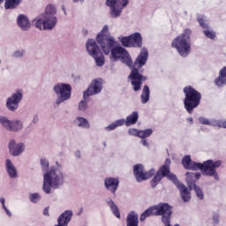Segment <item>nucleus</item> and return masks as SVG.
<instances>
[{"mask_svg":"<svg viewBox=\"0 0 226 226\" xmlns=\"http://www.w3.org/2000/svg\"><path fill=\"white\" fill-rule=\"evenodd\" d=\"M109 54L111 61H121L132 69V72L129 75L131 84L133 87L134 91L140 90L142 82L146 80V78L139 73V68H142V66L147 63V57H149L147 49L146 48L141 49L140 54L134 62L133 67L132 66L133 64L132 57H130V54L126 49H124V48L121 46H115Z\"/></svg>","mask_w":226,"mask_h":226,"instance_id":"obj_1","label":"nucleus"},{"mask_svg":"<svg viewBox=\"0 0 226 226\" xmlns=\"http://www.w3.org/2000/svg\"><path fill=\"white\" fill-rule=\"evenodd\" d=\"M41 165L43 172L42 190L44 193L49 194L52 188H59L64 183V173L63 166L56 162L55 165L49 168V160L41 159Z\"/></svg>","mask_w":226,"mask_h":226,"instance_id":"obj_2","label":"nucleus"},{"mask_svg":"<svg viewBox=\"0 0 226 226\" xmlns=\"http://www.w3.org/2000/svg\"><path fill=\"white\" fill-rule=\"evenodd\" d=\"M163 177H167L170 179V181L174 182L181 193L182 199L190 198L188 188H186L185 185L181 184V182L177 180V177H176V175L170 173V161L169 159L165 161L164 165H162L157 171L156 176L152 180V183H154V185H156Z\"/></svg>","mask_w":226,"mask_h":226,"instance_id":"obj_3","label":"nucleus"},{"mask_svg":"<svg viewBox=\"0 0 226 226\" xmlns=\"http://www.w3.org/2000/svg\"><path fill=\"white\" fill-rule=\"evenodd\" d=\"M57 9L54 5H48L43 15H41L33 20L34 26L37 29H44V31H50L56 27L57 24Z\"/></svg>","mask_w":226,"mask_h":226,"instance_id":"obj_4","label":"nucleus"},{"mask_svg":"<svg viewBox=\"0 0 226 226\" xmlns=\"http://www.w3.org/2000/svg\"><path fill=\"white\" fill-rule=\"evenodd\" d=\"M96 41L106 56H109L116 45H117L116 39H114V37L110 35V32H109V25H105L97 34Z\"/></svg>","mask_w":226,"mask_h":226,"instance_id":"obj_5","label":"nucleus"},{"mask_svg":"<svg viewBox=\"0 0 226 226\" xmlns=\"http://www.w3.org/2000/svg\"><path fill=\"white\" fill-rule=\"evenodd\" d=\"M192 34V30L185 29V32L178 35L173 41L172 47L176 49L182 57H186L188 54H190V50H192V47L190 44V36Z\"/></svg>","mask_w":226,"mask_h":226,"instance_id":"obj_6","label":"nucleus"},{"mask_svg":"<svg viewBox=\"0 0 226 226\" xmlns=\"http://www.w3.org/2000/svg\"><path fill=\"white\" fill-rule=\"evenodd\" d=\"M184 93L185 94V99L184 100L185 109L189 114H192L193 109L199 106V92L195 91L192 87H185Z\"/></svg>","mask_w":226,"mask_h":226,"instance_id":"obj_7","label":"nucleus"},{"mask_svg":"<svg viewBox=\"0 0 226 226\" xmlns=\"http://www.w3.org/2000/svg\"><path fill=\"white\" fill-rule=\"evenodd\" d=\"M53 91L56 94V105H61L72 98V86L70 84L57 83L53 87Z\"/></svg>","mask_w":226,"mask_h":226,"instance_id":"obj_8","label":"nucleus"},{"mask_svg":"<svg viewBox=\"0 0 226 226\" xmlns=\"http://www.w3.org/2000/svg\"><path fill=\"white\" fill-rule=\"evenodd\" d=\"M222 161H213L207 160L203 163H199V170H201L203 176H208L209 177H214L216 181L220 179L216 169L221 167Z\"/></svg>","mask_w":226,"mask_h":226,"instance_id":"obj_9","label":"nucleus"},{"mask_svg":"<svg viewBox=\"0 0 226 226\" xmlns=\"http://www.w3.org/2000/svg\"><path fill=\"white\" fill-rule=\"evenodd\" d=\"M0 126L5 132H12V133H19L24 130V122L20 119L11 120L6 116H0Z\"/></svg>","mask_w":226,"mask_h":226,"instance_id":"obj_10","label":"nucleus"},{"mask_svg":"<svg viewBox=\"0 0 226 226\" xmlns=\"http://www.w3.org/2000/svg\"><path fill=\"white\" fill-rule=\"evenodd\" d=\"M128 0H107L106 4L109 8V15L112 19H117L123 13L124 6H128Z\"/></svg>","mask_w":226,"mask_h":226,"instance_id":"obj_11","label":"nucleus"},{"mask_svg":"<svg viewBox=\"0 0 226 226\" xmlns=\"http://www.w3.org/2000/svg\"><path fill=\"white\" fill-rule=\"evenodd\" d=\"M10 156L17 158L22 156L26 153V143L22 141H17L15 139H10L7 144Z\"/></svg>","mask_w":226,"mask_h":226,"instance_id":"obj_12","label":"nucleus"},{"mask_svg":"<svg viewBox=\"0 0 226 226\" xmlns=\"http://www.w3.org/2000/svg\"><path fill=\"white\" fill-rule=\"evenodd\" d=\"M134 176L138 183L151 179L153 176L156 173V170L151 169L149 171L144 170V166L141 164H137L133 167Z\"/></svg>","mask_w":226,"mask_h":226,"instance_id":"obj_13","label":"nucleus"},{"mask_svg":"<svg viewBox=\"0 0 226 226\" xmlns=\"http://www.w3.org/2000/svg\"><path fill=\"white\" fill-rule=\"evenodd\" d=\"M103 87V81L102 79H95L92 80L87 89L83 93L84 100H87L89 96H94V94H100Z\"/></svg>","mask_w":226,"mask_h":226,"instance_id":"obj_14","label":"nucleus"},{"mask_svg":"<svg viewBox=\"0 0 226 226\" xmlns=\"http://www.w3.org/2000/svg\"><path fill=\"white\" fill-rule=\"evenodd\" d=\"M23 94L22 90H18L8 97L6 100V108L10 112H16L19 109V103L22 102Z\"/></svg>","mask_w":226,"mask_h":226,"instance_id":"obj_15","label":"nucleus"},{"mask_svg":"<svg viewBox=\"0 0 226 226\" xmlns=\"http://www.w3.org/2000/svg\"><path fill=\"white\" fill-rule=\"evenodd\" d=\"M124 47H142V35L139 33L132 34L127 37H122L120 40Z\"/></svg>","mask_w":226,"mask_h":226,"instance_id":"obj_16","label":"nucleus"},{"mask_svg":"<svg viewBox=\"0 0 226 226\" xmlns=\"http://www.w3.org/2000/svg\"><path fill=\"white\" fill-rule=\"evenodd\" d=\"M86 49L87 54L91 56V57H96L102 50L100 49V46L96 43L94 39H88L86 43Z\"/></svg>","mask_w":226,"mask_h":226,"instance_id":"obj_17","label":"nucleus"},{"mask_svg":"<svg viewBox=\"0 0 226 226\" xmlns=\"http://www.w3.org/2000/svg\"><path fill=\"white\" fill-rule=\"evenodd\" d=\"M185 177L188 186L199 195V188H197V184H195L199 181V173L186 172Z\"/></svg>","mask_w":226,"mask_h":226,"instance_id":"obj_18","label":"nucleus"},{"mask_svg":"<svg viewBox=\"0 0 226 226\" xmlns=\"http://www.w3.org/2000/svg\"><path fill=\"white\" fill-rule=\"evenodd\" d=\"M5 170L11 179H17L19 177V170L10 159L5 161Z\"/></svg>","mask_w":226,"mask_h":226,"instance_id":"obj_19","label":"nucleus"},{"mask_svg":"<svg viewBox=\"0 0 226 226\" xmlns=\"http://www.w3.org/2000/svg\"><path fill=\"white\" fill-rule=\"evenodd\" d=\"M104 186L109 192L116 193V190L119 187V179L114 177H107L104 180Z\"/></svg>","mask_w":226,"mask_h":226,"instance_id":"obj_20","label":"nucleus"},{"mask_svg":"<svg viewBox=\"0 0 226 226\" xmlns=\"http://www.w3.org/2000/svg\"><path fill=\"white\" fill-rule=\"evenodd\" d=\"M17 24L22 31H28L31 29V22H29V18L26 14H19L17 18Z\"/></svg>","mask_w":226,"mask_h":226,"instance_id":"obj_21","label":"nucleus"},{"mask_svg":"<svg viewBox=\"0 0 226 226\" xmlns=\"http://www.w3.org/2000/svg\"><path fill=\"white\" fill-rule=\"evenodd\" d=\"M182 165L187 170H199V163L192 162L190 155H185L182 159Z\"/></svg>","mask_w":226,"mask_h":226,"instance_id":"obj_22","label":"nucleus"},{"mask_svg":"<svg viewBox=\"0 0 226 226\" xmlns=\"http://www.w3.org/2000/svg\"><path fill=\"white\" fill-rule=\"evenodd\" d=\"M200 26L203 28V34L209 40H215L216 38V32L209 29V26L204 19H200Z\"/></svg>","mask_w":226,"mask_h":226,"instance_id":"obj_23","label":"nucleus"},{"mask_svg":"<svg viewBox=\"0 0 226 226\" xmlns=\"http://www.w3.org/2000/svg\"><path fill=\"white\" fill-rule=\"evenodd\" d=\"M215 86L218 87H222V86H226V66L219 72V76L215 79Z\"/></svg>","mask_w":226,"mask_h":226,"instance_id":"obj_24","label":"nucleus"},{"mask_svg":"<svg viewBox=\"0 0 226 226\" xmlns=\"http://www.w3.org/2000/svg\"><path fill=\"white\" fill-rule=\"evenodd\" d=\"M127 226H139V215L133 211L127 215Z\"/></svg>","mask_w":226,"mask_h":226,"instance_id":"obj_25","label":"nucleus"},{"mask_svg":"<svg viewBox=\"0 0 226 226\" xmlns=\"http://www.w3.org/2000/svg\"><path fill=\"white\" fill-rule=\"evenodd\" d=\"M75 123L79 128H83L84 130H89L91 128L89 121L82 117H78L75 119Z\"/></svg>","mask_w":226,"mask_h":226,"instance_id":"obj_26","label":"nucleus"},{"mask_svg":"<svg viewBox=\"0 0 226 226\" xmlns=\"http://www.w3.org/2000/svg\"><path fill=\"white\" fill-rule=\"evenodd\" d=\"M137 121H139V112L134 111L126 117V120H124V124L127 126H132V124H135Z\"/></svg>","mask_w":226,"mask_h":226,"instance_id":"obj_27","label":"nucleus"},{"mask_svg":"<svg viewBox=\"0 0 226 226\" xmlns=\"http://www.w3.org/2000/svg\"><path fill=\"white\" fill-rule=\"evenodd\" d=\"M124 124V119H119L109 125L105 127L106 132H112V130H116V128H118V126H123Z\"/></svg>","mask_w":226,"mask_h":226,"instance_id":"obj_28","label":"nucleus"},{"mask_svg":"<svg viewBox=\"0 0 226 226\" xmlns=\"http://www.w3.org/2000/svg\"><path fill=\"white\" fill-rule=\"evenodd\" d=\"M22 0H5V10H13L14 8H17L19 4H20Z\"/></svg>","mask_w":226,"mask_h":226,"instance_id":"obj_29","label":"nucleus"},{"mask_svg":"<svg viewBox=\"0 0 226 226\" xmlns=\"http://www.w3.org/2000/svg\"><path fill=\"white\" fill-rule=\"evenodd\" d=\"M109 206L113 215L117 218H121V212H119V208L117 207V205H116V203H114V201L110 200L109 202Z\"/></svg>","mask_w":226,"mask_h":226,"instance_id":"obj_30","label":"nucleus"},{"mask_svg":"<svg viewBox=\"0 0 226 226\" xmlns=\"http://www.w3.org/2000/svg\"><path fill=\"white\" fill-rule=\"evenodd\" d=\"M149 87L145 86L143 88V92L141 94V102L142 103H147L149 102Z\"/></svg>","mask_w":226,"mask_h":226,"instance_id":"obj_31","label":"nucleus"},{"mask_svg":"<svg viewBox=\"0 0 226 226\" xmlns=\"http://www.w3.org/2000/svg\"><path fill=\"white\" fill-rule=\"evenodd\" d=\"M95 59V63L97 66H103L105 64V56H103V53H99L96 56H93Z\"/></svg>","mask_w":226,"mask_h":226,"instance_id":"obj_32","label":"nucleus"},{"mask_svg":"<svg viewBox=\"0 0 226 226\" xmlns=\"http://www.w3.org/2000/svg\"><path fill=\"white\" fill-rule=\"evenodd\" d=\"M151 135H153V130L151 129L139 131V139H147V137H151Z\"/></svg>","mask_w":226,"mask_h":226,"instance_id":"obj_33","label":"nucleus"},{"mask_svg":"<svg viewBox=\"0 0 226 226\" xmlns=\"http://www.w3.org/2000/svg\"><path fill=\"white\" fill-rule=\"evenodd\" d=\"M86 100L87 99H84L79 103L78 109L79 110H81V112H86V110H87V101Z\"/></svg>","mask_w":226,"mask_h":226,"instance_id":"obj_34","label":"nucleus"},{"mask_svg":"<svg viewBox=\"0 0 226 226\" xmlns=\"http://www.w3.org/2000/svg\"><path fill=\"white\" fill-rule=\"evenodd\" d=\"M213 126H218L219 128H226V120H214Z\"/></svg>","mask_w":226,"mask_h":226,"instance_id":"obj_35","label":"nucleus"},{"mask_svg":"<svg viewBox=\"0 0 226 226\" xmlns=\"http://www.w3.org/2000/svg\"><path fill=\"white\" fill-rule=\"evenodd\" d=\"M201 124H207L208 126H213V121H209V119L205 117H200L199 119Z\"/></svg>","mask_w":226,"mask_h":226,"instance_id":"obj_36","label":"nucleus"},{"mask_svg":"<svg viewBox=\"0 0 226 226\" xmlns=\"http://www.w3.org/2000/svg\"><path fill=\"white\" fill-rule=\"evenodd\" d=\"M129 135H133L134 137H140V131L137 129L131 128L128 131Z\"/></svg>","mask_w":226,"mask_h":226,"instance_id":"obj_37","label":"nucleus"},{"mask_svg":"<svg viewBox=\"0 0 226 226\" xmlns=\"http://www.w3.org/2000/svg\"><path fill=\"white\" fill-rule=\"evenodd\" d=\"M0 202H1L4 211L6 213V215H9V216H11V212H10V210H8V208L6 207V205H4V199H1Z\"/></svg>","mask_w":226,"mask_h":226,"instance_id":"obj_38","label":"nucleus"},{"mask_svg":"<svg viewBox=\"0 0 226 226\" xmlns=\"http://www.w3.org/2000/svg\"><path fill=\"white\" fill-rule=\"evenodd\" d=\"M24 56V50H17L12 53V57H22Z\"/></svg>","mask_w":226,"mask_h":226,"instance_id":"obj_39","label":"nucleus"},{"mask_svg":"<svg viewBox=\"0 0 226 226\" xmlns=\"http://www.w3.org/2000/svg\"><path fill=\"white\" fill-rule=\"evenodd\" d=\"M213 222L215 225H217V223H220V214H215L213 215Z\"/></svg>","mask_w":226,"mask_h":226,"instance_id":"obj_40","label":"nucleus"},{"mask_svg":"<svg viewBox=\"0 0 226 226\" xmlns=\"http://www.w3.org/2000/svg\"><path fill=\"white\" fill-rule=\"evenodd\" d=\"M40 198H41V195H40V193L38 192L29 194V199H40Z\"/></svg>","mask_w":226,"mask_h":226,"instance_id":"obj_41","label":"nucleus"},{"mask_svg":"<svg viewBox=\"0 0 226 226\" xmlns=\"http://www.w3.org/2000/svg\"><path fill=\"white\" fill-rule=\"evenodd\" d=\"M75 158H77L78 160H80V158H82V153L80 152V150H76L75 154H74Z\"/></svg>","mask_w":226,"mask_h":226,"instance_id":"obj_42","label":"nucleus"},{"mask_svg":"<svg viewBox=\"0 0 226 226\" xmlns=\"http://www.w3.org/2000/svg\"><path fill=\"white\" fill-rule=\"evenodd\" d=\"M43 215L45 216H49V207H45L44 210H43Z\"/></svg>","mask_w":226,"mask_h":226,"instance_id":"obj_43","label":"nucleus"},{"mask_svg":"<svg viewBox=\"0 0 226 226\" xmlns=\"http://www.w3.org/2000/svg\"><path fill=\"white\" fill-rule=\"evenodd\" d=\"M33 123L34 124L38 123V117L36 115H34L33 117Z\"/></svg>","mask_w":226,"mask_h":226,"instance_id":"obj_44","label":"nucleus"},{"mask_svg":"<svg viewBox=\"0 0 226 226\" xmlns=\"http://www.w3.org/2000/svg\"><path fill=\"white\" fill-rule=\"evenodd\" d=\"M199 199H204V194L202 193V191H199Z\"/></svg>","mask_w":226,"mask_h":226,"instance_id":"obj_45","label":"nucleus"},{"mask_svg":"<svg viewBox=\"0 0 226 226\" xmlns=\"http://www.w3.org/2000/svg\"><path fill=\"white\" fill-rule=\"evenodd\" d=\"M82 34H85V35H87L89 34V32L87 31V29L83 28L82 29Z\"/></svg>","mask_w":226,"mask_h":226,"instance_id":"obj_46","label":"nucleus"},{"mask_svg":"<svg viewBox=\"0 0 226 226\" xmlns=\"http://www.w3.org/2000/svg\"><path fill=\"white\" fill-rule=\"evenodd\" d=\"M141 144H143V146H145L147 147L149 146V143H147V141H146V140H141Z\"/></svg>","mask_w":226,"mask_h":226,"instance_id":"obj_47","label":"nucleus"},{"mask_svg":"<svg viewBox=\"0 0 226 226\" xmlns=\"http://www.w3.org/2000/svg\"><path fill=\"white\" fill-rule=\"evenodd\" d=\"M84 0H72V3H83Z\"/></svg>","mask_w":226,"mask_h":226,"instance_id":"obj_48","label":"nucleus"},{"mask_svg":"<svg viewBox=\"0 0 226 226\" xmlns=\"http://www.w3.org/2000/svg\"><path fill=\"white\" fill-rule=\"evenodd\" d=\"M187 122L188 123H193V118H192V117L187 118Z\"/></svg>","mask_w":226,"mask_h":226,"instance_id":"obj_49","label":"nucleus"},{"mask_svg":"<svg viewBox=\"0 0 226 226\" xmlns=\"http://www.w3.org/2000/svg\"><path fill=\"white\" fill-rule=\"evenodd\" d=\"M190 200L188 199H184V202H188Z\"/></svg>","mask_w":226,"mask_h":226,"instance_id":"obj_50","label":"nucleus"},{"mask_svg":"<svg viewBox=\"0 0 226 226\" xmlns=\"http://www.w3.org/2000/svg\"><path fill=\"white\" fill-rule=\"evenodd\" d=\"M31 200H32V202H36L37 200L36 199H32Z\"/></svg>","mask_w":226,"mask_h":226,"instance_id":"obj_51","label":"nucleus"},{"mask_svg":"<svg viewBox=\"0 0 226 226\" xmlns=\"http://www.w3.org/2000/svg\"><path fill=\"white\" fill-rule=\"evenodd\" d=\"M201 95L199 94V101L200 102Z\"/></svg>","mask_w":226,"mask_h":226,"instance_id":"obj_52","label":"nucleus"},{"mask_svg":"<svg viewBox=\"0 0 226 226\" xmlns=\"http://www.w3.org/2000/svg\"><path fill=\"white\" fill-rule=\"evenodd\" d=\"M3 1H4V0H0V4H1V3H3Z\"/></svg>","mask_w":226,"mask_h":226,"instance_id":"obj_53","label":"nucleus"},{"mask_svg":"<svg viewBox=\"0 0 226 226\" xmlns=\"http://www.w3.org/2000/svg\"><path fill=\"white\" fill-rule=\"evenodd\" d=\"M103 144H104V146H107V143H106V142H104Z\"/></svg>","mask_w":226,"mask_h":226,"instance_id":"obj_54","label":"nucleus"},{"mask_svg":"<svg viewBox=\"0 0 226 226\" xmlns=\"http://www.w3.org/2000/svg\"><path fill=\"white\" fill-rule=\"evenodd\" d=\"M199 177H200V174L199 175Z\"/></svg>","mask_w":226,"mask_h":226,"instance_id":"obj_55","label":"nucleus"}]
</instances>
